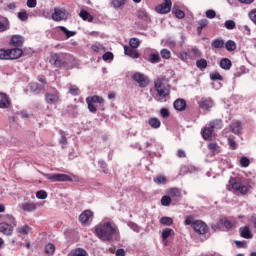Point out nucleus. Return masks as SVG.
Wrapping results in <instances>:
<instances>
[{
	"mask_svg": "<svg viewBox=\"0 0 256 256\" xmlns=\"http://www.w3.org/2000/svg\"><path fill=\"white\" fill-rule=\"evenodd\" d=\"M30 91L32 93H39L41 91V86L39 84H37V82H32L30 83Z\"/></svg>",
	"mask_w": 256,
	"mask_h": 256,
	"instance_id": "obj_41",
	"label": "nucleus"
},
{
	"mask_svg": "<svg viewBox=\"0 0 256 256\" xmlns=\"http://www.w3.org/2000/svg\"><path fill=\"white\" fill-rule=\"evenodd\" d=\"M154 87L157 92L158 101L167 99L171 93V86L169 85V79L165 76H160L154 80Z\"/></svg>",
	"mask_w": 256,
	"mask_h": 256,
	"instance_id": "obj_2",
	"label": "nucleus"
},
{
	"mask_svg": "<svg viewBox=\"0 0 256 256\" xmlns=\"http://www.w3.org/2000/svg\"><path fill=\"white\" fill-rule=\"evenodd\" d=\"M93 211L91 210H85L79 215V221L82 224L91 223L94 219Z\"/></svg>",
	"mask_w": 256,
	"mask_h": 256,
	"instance_id": "obj_10",
	"label": "nucleus"
},
{
	"mask_svg": "<svg viewBox=\"0 0 256 256\" xmlns=\"http://www.w3.org/2000/svg\"><path fill=\"white\" fill-rule=\"evenodd\" d=\"M0 233L3 235H13V226L12 225H0Z\"/></svg>",
	"mask_w": 256,
	"mask_h": 256,
	"instance_id": "obj_26",
	"label": "nucleus"
},
{
	"mask_svg": "<svg viewBox=\"0 0 256 256\" xmlns=\"http://www.w3.org/2000/svg\"><path fill=\"white\" fill-rule=\"evenodd\" d=\"M60 31H62L63 34L66 35L67 39H69V37H73L77 34V32L75 31H69L65 26H59Z\"/></svg>",
	"mask_w": 256,
	"mask_h": 256,
	"instance_id": "obj_33",
	"label": "nucleus"
},
{
	"mask_svg": "<svg viewBox=\"0 0 256 256\" xmlns=\"http://www.w3.org/2000/svg\"><path fill=\"white\" fill-rule=\"evenodd\" d=\"M69 12L65 8H55L52 14L53 21H67Z\"/></svg>",
	"mask_w": 256,
	"mask_h": 256,
	"instance_id": "obj_7",
	"label": "nucleus"
},
{
	"mask_svg": "<svg viewBox=\"0 0 256 256\" xmlns=\"http://www.w3.org/2000/svg\"><path fill=\"white\" fill-rule=\"evenodd\" d=\"M132 79H133V81L138 83V85L141 89H145V87H148L149 83H150L149 77H147V75H145L141 72H135L132 75Z\"/></svg>",
	"mask_w": 256,
	"mask_h": 256,
	"instance_id": "obj_6",
	"label": "nucleus"
},
{
	"mask_svg": "<svg viewBox=\"0 0 256 256\" xmlns=\"http://www.w3.org/2000/svg\"><path fill=\"white\" fill-rule=\"evenodd\" d=\"M161 225H173V218L171 217H162L160 219Z\"/></svg>",
	"mask_w": 256,
	"mask_h": 256,
	"instance_id": "obj_50",
	"label": "nucleus"
},
{
	"mask_svg": "<svg viewBox=\"0 0 256 256\" xmlns=\"http://www.w3.org/2000/svg\"><path fill=\"white\" fill-rule=\"evenodd\" d=\"M160 55H161L162 59H171V51H169L167 49H162L160 51Z\"/></svg>",
	"mask_w": 256,
	"mask_h": 256,
	"instance_id": "obj_55",
	"label": "nucleus"
},
{
	"mask_svg": "<svg viewBox=\"0 0 256 256\" xmlns=\"http://www.w3.org/2000/svg\"><path fill=\"white\" fill-rule=\"evenodd\" d=\"M79 17L83 19V21H88L89 23H93V17L91 14L85 10H81L79 13Z\"/></svg>",
	"mask_w": 256,
	"mask_h": 256,
	"instance_id": "obj_29",
	"label": "nucleus"
},
{
	"mask_svg": "<svg viewBox=\"0 0 256 256\" xmlns=\"http://www.w3.org/2000/svg\"><path fill=\"white\" fill-rule=\"evenodd\" d=\"M7 29H9V20L6 19L5 23L0 22V33L7 31Z\"/></svg>",
	"mask_w": 256,
	"mask_h": 256,
	"instance_id": "obj_58",
	"label": "nucleus"
},
{
	"mask_svg": "<svg viewBox=\"0 0 256 256\" xmlns=\"http://www.w3.org/2000/svg\"><path fill=\"white\" fill-rule=\"evenodd\" d=\"M68 256H89V254H87V251L83 248H77L75 250H72Z\"/></svg>",
	"mask_w": 256,
	"mask_h": 256,
	"instance_id": "obj_27",
	"label": "nucleus"
},
{
	"mask_svg": "<svg viewBox=\"0 0 256 256\" xmlns=\"http://www.w3.org/2000/svg\"><path fill=\"white\" fill-rule=\"evenodd\" d=\"M160 114H161V117H163V119H167V117H169L170 113H169V109L167 108H162L160 110Z\"/></svg>",
	"mask_w": 256,
	"mask_h": 256,
	"instance_id": "obj_62",
	"label": "nucleus"
},
{
	"mask_svg": "<svg viewBox=\"0 0 256 256\" xmlns=\"http://www.w3.org/2000/svg\"><path fill=\"white\" fill-rule=\"evenodd\" d=\"M73 61L75 58L67 53H50L49 63L56 69H73Z\"/></svg>",
	"mask_w": 256,
	"mask_h": 256,
	"instance_id": "obj_1",
	"label": "nucleus"
},
{
	"mask_svg": "<svg viewBox=\"0 0 256 256\" xmlns=\"http://www.w3.org/2000/svg\"><path fill=\"white\" fill-rule=\"evenodd\" d=\"M124 53L128 57H131V59H139V52H137L135 48L124 46Z\"/></svg>",
	"mask_w": 256,
	"mask_h": 256,
	"instance_id": "obj_21",
	"label": "nucleus"
},
{
	"mask_svg": "<svg viewBox=\"0 0 256 256\" xmlns=\"http://www.w3.org/2000/svg\"><path fill=\"white\" fill-rule=\"evenodd\" d=\"M225 29H228L229 31L235 29L236 23L233 20H226L224 23Z\"/></svg>",
	"mask_w": 256,
	"mask_h": 256,
	"instance_id": "obj_44",
	"label": "nucleus"
},
{
	"mask_svg": "<svg viewBox=\"0 0 256 256\" xmlns=\"http://www.w3.org/2000/svg\"><path fill=\"white\" fill-rule=\"evenodd\" d=\"M196 67H198V69H206L207 68V60H205L203 58L200 60H197Z\"/></svg>",
	"mask_w": 256,
	"mask_h": 256,
	"instance_id": "obj_49",
	"label": "nucleus"
},
{
	"mask_svg": "<svg viewBox=\"0 0 256 256\" xmlns=\"http://www.w3.org/2000/svg\"><path fill=\"white\" fill-rule=\"evenodd\" d=\"M212 49H223L225 47V41L223 39H214L211 43Z\"/></svg>",
	"mask_w": 256,
	"mask_h": 256,
	"instance_id": "obj_28",
	"label": "nucleus"
},
{
	"mask_svg": "<svg viewBox=\"0 0 256 256\" xmlns=\"http://www.w3.org/2000/svg\"><path fill=\"white\" fill-rule=\"evenodd\" d=\"M192 229L197 235H209L211 228L208 225H193Z\"/></svg>",
	"mask_w": 256,
	"mask_h": 256,
	"instance_id": "obj_12",
	"label": "nucleus"
},
{
	"mask_svg": "<svg viewBox=\"0 0 256 256\" xmlns=\"http://www.w3.org/2000/svg\"><path fill=\"white\" fill-rule=\"evenodd\" d=\"M44 177H46V179H49V181H52V182L73 181V178H71V176H69L67 174H44Z\"/></svg>",
	"mask_w": 256,
	"mask_h": 256,
	"instance_id": "obj_8",
	"label": "nucleus"
},
{
	"mask_svg": "<svg viewBox=\"0 0 256 256\" xmlns=\"http://www.w3.org/2000/svg\"><path fill=\"white\" fill-rule=\"evenodd\" d=\"M230 127L232 130V133H234L235 135H239V133H241V121L233 122L230 125Z\"/></svg>",
	"mask_w": 256,
	"mask_h": 256,
	"instance_id": "obj_30",
	"label": "nucleus"
},
{
	"mask_svg": "<svg viewBox=\"0 0 256 256\" xmlns=\"http://www.w3.org/2000/svg\"><path fill=\"white\" fill-rule=\"evenodd\" d=\"M37 199H45L47 197V192L44 190H39L36 192Z\"/></svg>",
	"mask_w": 256,
	"mask_h": 256,
	"instance_id": "obj_60",
	"label": "nucleus"
},
{
	"mask_svg": "<svg viewBox=\"0 0 256 256\" xmlns=\"http://www.w3.org/2000/svg\"><path fill=\"white\" fill-rule=\"evenodd\" d=\"M232 66H233V63L229 60V58H223L220 60L221 69H224L225 71H229V69H231Z\"/></svg>",
	"mask_w": 256,
	"mask_h": 256,
	"instance_id": "obj_25",
	"label": "nucleus"
},
{
	"mask_svg": "<svg viewBox=\"0 0 256 256\" xmlns=\"http://www.w3.org/2000/svg\"><path fill=\"white\" fill-rule=\"evenodd\" d=\"M18 19H20V21H27L29 19V15L26 11H21L18 13Z\"/></svg>",
	"mask_w": 256,
	"mask_h": 256,
	"instance_id": "obj_57",
	"label": "nucleus"
},
{
	"mask_svg": "<svg viewBox=\"0 0 256 256\" xmlns=\"http://www.w3.org/2000/svg\"><path fill=\"white\" fill-rule=\"evenodd\" d=\"M211 81H223V76L219 72H214L210 74Z\"/></svg>",
	"mask_w": 256,
	"mask_h": 256,
	"instance_id": "obj_48",
	"label": "nucleus"
},
{
	"mask_svg": "<svg viewBox=\"0 0 256 256\" xmlns=\"http://www.w3.org/2000/svg\"><path fill=\"white\" fill-rule=\"evenodd\" d=\"M240 165L241 167H249V165H251V161H249V158L242 156L240 158Z\"/></svg>",
	"mask_w": 256,
	"mask_h": 256,
	"instance_id": "obj_53",
	"label": "nucleus"
},
{
	"mask_svg": "<svg viewBox=\"0 0 256 256\" xmlns=\"http://www.w3.org/2000/svg\"><path fill=\"white\" fill-rule=\"evenodd\" d=\"M208 149L211 150L213 153H215V151H217V149H219V145L215 142H212V143L208 144Z\"/></svg>",
	"mask_w": 256,
	"mask_h": 256,
	"instance_id": "obj_63",
	"label": "nucleus"
},
{
	"mask_svg": "<svg viewBox=\"0 0 256 256\" xmlns=\"http://www.w3.org/2000/svg\"><path fill=\"white\" fill-rule=\"evenodd\" d=\"M6 223L4 225H16L17 221H15V218L12 215H6L5 216Z\"/></svg>",
	"mask_w": 256,
	"mask_h": 256,
	"instance_id": "obj_52",
	"label": "nucleus"
},
{
	"mask_svg": "<svg viewBox=\"0 0 256 256\" xmlns=\"http://www.w3.org/2000/svg\"><path fill=\"white\" fill-rule=\"evenodd\" d=\"M225 47H226L227 51H235V49H237V43H235V41H233V40H228L225 43Z\"/></svg>",
	"mask_w": 256,
	"mask_h": 256,
	"instance_id": "obj_37",
	"label": "nucleus"
},
{
	"mask_svg": "<svg viewBox=\"0 0 256 256\" xmlns=\"http://www.w3.org/2000/svg\"><path fill=\"white\" fill-rule=\"evenodd\" d=\"M148 125H150L152 129H159V127H161V121L158 118H150Z\"/></svg>",
	"mask_w": 256,
	"mask_h": 256,
	"instance_id": "obj_31",
	"label": "nucleus"
},
{
	"mask_svg": "<svg viewBox=\"0 0 256 256\" xmlns=\"http://www.w3.org/2000/svg\"><path fill=\"white\" fill-rule=\"evenodd\" d=\"M59 135H60V139H59L60 145H67V135L65 134V131L60 130Z\"/></svg>",
	"mask_w": 256,
	"mask_h": 256,
	"instance_id": "obj_45",
	"label": "nucleus"
},
{
	"mask_svg": "<svg viewBox=\"0 0 256 256\" xmlns=\"http://www.w3.org/2000/svg\"><path fill=\"white\" fill-rule=\"evenodd\" d=\"M154 183H156V185H165V183H167V177L158 175L154 178Z\"/></svg>",
	"mask_w": 256,
	"mask_h": 256,
	"instance_id": "obj_38",
	"label": "nucleus"
},
{
	"mask_svg": "<svg viewBox=\"0 0 256 256\" xmlns=\"http://www.w3.org/2000/svg\"><path fill=\"white\" fill-rule=\"evenodd\" d=\"M175 237V231L171 228H165L162 230V239L164 245H167V239H173Z\"/></svg>",
	"mask_w": 256,
	"mask_h": 256,
	"instance_id": "obj_16",
	"label": "nucleus"
},
{
	"mask_svg": "<svg viewBox=\"0 0 256 256\" xmlns=\"http://www.w3.org/2000/svg\"><path fill=\"white\" fill-rule=\"evenodd\" d=\"M95 233L102 241H109L115 233V227L112 225H100L96 227Z\"/></svg>",
	"mask_w": 256,
	"mask_h": 256,
	"instance_id": "obj_3",
	"label": "nucleus"
},
{
	"mask_svg": "<svg viewBox=\"0 0 256 256\" xmlns=\"http://www.w3.org/2000/svg\"><path fill=\"white\" fill-rule=\"evenodd\" d=\"M86 103H99V105H105V100L97 95L90 96L86 98Z\"/></svg>",
	"mask_w": 256,
	"mask_h": 256,
	"instance_id": "obj_23",
	"label": "nucleus"
},
{
	"mask_svg": "<svg viewBox=\"0 0 256 256\" xmlns=\"http://www.w3.org/2000/svg\"><path fill=\"white\" fill-rule=\"evenodd\" d=\"M235 223V219L233 217H224L220 219V225H233Z\"/></svg>",
	"mask_w": 256,
	"mask_h": 256,
	"instance_id": "obj_35",
	"label": "nucleus"
},
{
	"mask_svg": "<svg viewBox=\"0 0 256 256\" xmlns=\"http://www.w3.org/2000/svg\"><path fill=\"white\" fill-rule=\"evenodd\" d=\"M206 17L207 19H215V17H217V13L215 10H208L206 11Z\"/></svg>",
	"mask_w": 256,
	"mask_h": 256,
	"instance_id": "obj_59",
	"label": "nucleus"
},
{
	"mask_svg": "<svg viewBox=\"0 0 256 256\" xmlns=\"http://www.w3.org/2000/svg\"><path fill=\"white\" fill-rule=\"evenodd\" d=\"M198 28H197V33L198 35H201L203 29H205V27H207V25H209V20L207 19H202L198 22Z\"/></svg>",
	"mask_w": 256,
	"mask_h": 256,
	"instance_id": "obj_32",
	"label": "nucleus"
},
{
	"mask_svg": "<svg viewBox=\"0 0 256 256\" xmlns=\"http://www.w3.org/2000/svg\"><path fill=\"white\" fill-rule=\"evenodd\" d=\"M30 231L31 228L27 225L18 228V233H20V235H27V233H29Z\"/></svg>",
	"mask_w": 256,
	"mask_h": 256,
	"instance_id": "obj_51",
	"label": "nucleus"
},
{
	"mask_svg": "<svg viewBox=\"0 0 256 256\" xmlns=\"http://www.w3.org/2000/svg\"><path fill=\"white\" fill-rule=\"evenodd\" d=\"M137 17L143 21H149V14L145 10H139L137 12Z\"/></svg>",
	"mask_w": 256,
	"mask_h": 256,
	"instance_id": "obj_43",
	"label": "nucleus"
},
{
	"mask_svg": "<svg viewBox=\"0 0 256 256\" xmlns=\"http://www.w3.org/2000/svg\"><path fill=\"white\" fill-rule=\"evenodd\" d=\"M234 243L236 247H238V249H247V241L245 240L243 241L235 240Z\"/></svg>",
	"mask_w": 256,
	"mask_h": 256,
	"instance_id": "obj_54",
	"label": "nucleus"
},
{
	"mask_svg": "<svg viewBox=\"0 0 256 256\" xmlns=\"http://www.w3.org/2000/svg\"><path fill=\"white\" fill-rule=\"evenodd\" d=\"M173 105L176 111H185L187 107V102L183 98H178L177 100L174 101Z\"/></svg>",
	"mask_w": 256,
	"mask_h": 256,
	"instance_id": "obj_19",
	"label": "nucleus"
},
{
	"mask_svg": "<svg viewBox=\"0 0 256 256\" xmlns=\"http://www.w3.org/2000/svg\"><path fill=\"white\" fill-rule=\"evenodd\" d=\"M130 228H131L132 231H134L135 233H141V234H143V228H141L139 225H131Z\"/></svg>",
	"mask_w": 256,
	"mask_h": 256,
	"instance_id": "obj_64",
	"label": "nucleus"
},
{
	"mask_svg": "<svg viewBox=\"0 0 256 256\" xmlns=\"http://www.w3.org/2000/svg\"><path fill=\"white\" fill-rule=\"evenodd\" d=\"M231 229V225H225L223 228L219 225L211 226L212 233H215V231H229Z\"/></svg>",
	"mask_w": 256,
	"mask_h": 256,
	"instance_id": "obj_34",
	"label": "nucleus"
},
{
	"mask_svg": "<svg viewBox=\"0 0 256 256\" xmlns=\"http://www.w3.org/2000/svg\"><path fill=\"white\" fill-rule=\"evenodd\" d=\"M172 12L175 14V17L177 19H184L185 18V12H183L181 9L174 7Z\"/></svg>",
	"mask_w": 256,
	"mask_h": 256,
	"instance_id": "obj_39",
	"label": "nucleus"
},
{
	"mask_svg": "<svg viewBox=\"0 0 256 256\" xmlns=\"http://www.w3.org/2000/svg\"><path fill=\"white\" fill-rule=\"evenodd\" d=\"M185 225H205V222L197 220L194 216H187L185 219Z\"/></svg>",
	"mask_w": 256,
	"mask_h": 256,
	"instance_id": "obj_24",
	"label": "nucleus"
},
{
	"mask_svg": "<svg viewBox=\"0 0 256 256\" xmlns=\"http://www.w3.org/2000/svg\"><path fill=\"white\" fill-rule=\"evenodd\" d=\"M21 209L26 213H33V211H37V204L33 202H24L21 204Z\"/></svg>",
	"mask_w": 256,
	"mask_h": 256,
	"instance_id": "obj_18",
	"label": "nucleus"
},
{
	"mask_svg": "<svg viewBox=\"0 0 256 256\" xmlns=\"http://www.w3.org/2000/svg\"><path fill=\"white\" fill-rule=\"evenodd\" d=\"M46 102L49 103V105H53L59 101V92L57 90H54L53 92L46 93L45 96Z\"/></svg>",
	"mask_w": 256,
	"mask_h": 256,
	"instance_id": "obj_14",
	"label": "nucleus"
},
{
	"mask_svg": "<svg viewBox=\"0 0 256 256\" xmlns=\"http://www.w3.org/2000/svg\"><path fill=\"white\" fill-rule=\"evenodd\" d=\"M161 204L163 205V207H169V205H171V198L169 194L161 198Z\"/></svg>",
	"mask_w": 256,
	"mask_h": 256,
	"instance_id": "obj_46",
	"label": "nucleus"
},
{
	"mask_svg": "<svg viewBox=\"0 0 256 256\" xmlns=\"http://www.w3.org/2000/svg\"><path fill=\"white\" fill-rule=\"evenodd\" d=\"M171 0H164V2L156 7V12L160 13L161 15H165L171 11Z\"/></svg>",
	"mask_w": 256,
	"mask_h": 256,
	"instance_id": "obj_11",
	"label": "nucleus"
},
{
	"mask_svg": "<svg viewBox=\"0 0 256 256\" xmlns=\"http://www.w3.org/2000/svg\"><path fill=\"white\" fill-rule=\"evenodd\" d=\"M215 125H221V121H213L210 123V127L202 129L201 135L203 139H211V136L213 135V129H215Z\"/></svg>",
	"mask_w": 256,
	"mask_h": 256,
	"instance_id": "obj_9",
	"label": "nucleus"
},
{
	"mask_svg": "<svg viewBox=\"0 0 256 256\" xmlns=\"http://www.w3.org/2000/svg\"><path fill=\"white\" fill-rule=\"evenodd\" d=\"M127 0H112V6L114 9H121L125 5Z\"/></svg>",
	"mask_w": 256,
	"mask_h": 256,
	"instance_id": "obj_40",
	"label": "nucleus"
},
{
	"mask_svg": "<svg viewBox=\"0 0 256 256\" xmlns=\"http://www.w3.org/2000/svg\"><path fill=\"white\" fill-rule=\"evenodd\" d=\"M239 231L240 236L243 239H253V233L251 232V229H249L247 226L241 227Z\"/></svg>",
	"mask_w": 256,
	"mask_h": 256,
	"instance_id": "obj_20",
	"label": "nucleus"
},
{
	"mask_svg": "<svg viewBox=\"0 0 256 256\" xmlns=\"http://www.w3.org/2000/svg\"><path fill=\"white\" fill-rule=\"evenodd\" d=\"M21 55H23L21 48L0 49V59L2 61H13L19 59Z\"/></svg>",
	"mask_w": 256,
	"mask_h": 256,
	"instance_id": "obj_4",
	"label": "nucleus"
},
{
	"mask_svg": "<svg viewBox=\"0 0 256 256\" xmlns=\"http://www.w3.org/2000/svg\"><path fill=\"white\" fill-rule=\"evenodd\" d=\"M148 61H149V63H153V64L159 63V61H161V57L157 53H151L149 55Z\"/></svg>",
	"mask_w": 256,
	"mask_h": 256,
	"instance_id": "obj_36",
	"label": "nucleus"
},
{
	"mask_svg": "<svg viewBox=\"0 0 256 256\" xmlns=\"http://www.w3.org/2000/svg\"><path fill=\"white\" fill-rule=\"evenodd\" d=\"M227 189L228 191H238V193H241V195H247L249 192V187L243 185L237 178H230Z\"/></svg>",
	"mask_w": 256,
	"mask_h": 256,
	"instance_id": "obj_5",
	"label": "nucleus"
},
{
	"mask_svg": "<svg viewBox=\"0 0 256 256\" xmlns=\"http://www.w3.org/2000/svg\"><path fill=\"white\" fill-rule=\"evenodd\" d=\"M69 93L73 96L79 95V87H77L76 85H71L69 87Z\"/></svg>",
	"mask_w": 256,
	"mask_h": 256,
	"instance_id": "obj_56",
	"label": "nucleus"
},
{
	"mask_svg": "<svg viewBox=\"0 0 256 256\" xmlns=\"http://www.w3.org/2000/svg\"><path fill=\"white\" fill-rule=\"evenodd\" d=\"M11 107V100L5 93L0 92V109H9Z\"/></svg>",
	"mask_w": 256,
	"mask_h": 256,
	"instance_id": "obj_15",
	"label": "nucleus"
},
{
	"mask_svg": "<svg viewBox=\"0 0 256 256\" xmlns=\"http://www.w3.org/2000/svg\"><path fill=\"white\" fill-rule=\"evenodd\" d=\"M45 253H47V255H53V253H55V245L48 243L45 246Z\"/></svg>",
	"mask_w": 256,
	"mask_h": 256,
	"instance_id": "obj_47",
	"label": "nucleus"
},
{
	"mask_svg": "<svg viewBox=\"0 0 256 256\" xmlns=\"http://www.w3.org/2000/svg\"><path fill=\"white\" fill-rule=\"evenodd\" d=\"M215 105V102H213V99L211 98H201L199 101V107L201 109H204V111H209V109L213 108Z\"/></svg>",
	"mask_w": 256,
	"mask_h": 256,
	"instance_id": "obj_13",
	"label": "nucleus"
},
{
	"mask_svg": "<svg viewBox=\"0 0 256 256\" xmlns=\"http://www.w3.org/2000/svg\"><path fill=\"white\" fill-rule=\"evenodd\" d=\"M166 193L171 199H179L181 197V190L179 188H170Z\"/></svg>",
	"mask_w": 256,
	"mask_h": 256,
	"instance_id": "obj_22",
	"label": "nucleus"
},
{
	"mask_svg": "<svg viewBox=\"0 0 256 256\" xmlns=\"http://www.w3.org/2000/svg\"><path fill=\"white\" fill-rule=\"evenodd\" d=\"M228 145L233 150L237 149V142H235V140L232 137L228 138Z\"/></svg>",
	"mask_w": 256,
	"mask_h": 256,
	"instance_id": "obj_61",
	"label": "nucleus"
},
{
	"mask_svg": "<svg viewBox=\"0 0 256 256\" xmlns=\"http://www.w3.org/2000/svg\"><path fill=\"white\" fill-rule=\"evenodd\" d=\"M130 48L137 49L141 45V41L138 38H131L129 41Z\"/></svg>",
	"mask_w": 256,
	"mask_h": 256,
	"instance_id": "obj_42",
	"label": "nucleus"
},
{
	"mask_svg": "<svg viewBox=\"0 0 256 256\" xmlns=\"http://www.w3.org/2000/svg\"><path fill=\"white\" fill-rule=\"evenodd\" d=\"M11 45L13 47H23V43H25V38L21 35H13L10 40Z\"/></svg>",
	"mask_w": 256,
	"mask_h": 256,
	"instance_id": "obj_17",
	"label": "nucleus"
}]
</instances>
